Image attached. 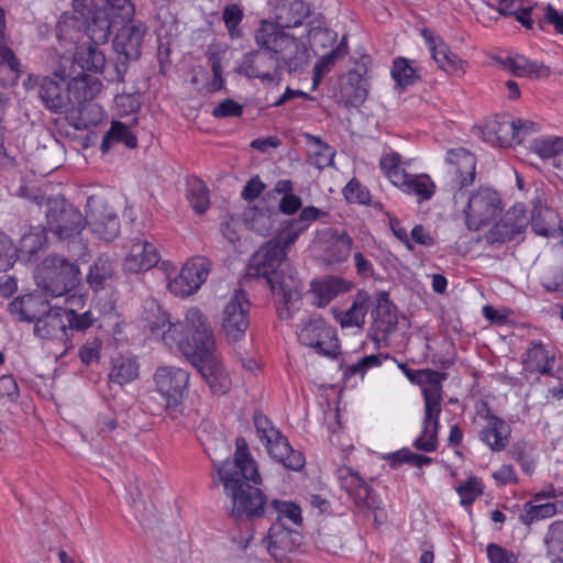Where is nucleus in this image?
Here are the masks:
<instances>
[{"label":"nucleus","instance_id":"1","mask_svg":"<svg viewBox=\"0 0 563 563\" xmlns=\"http://www.w3.org/2000/svg\"><path fill=\"white\" fill-rule=\"evenodd\" d=\"M147 329L153 339L168 350L179 352L198 369L212 394L224 395L232 386L229 372L216 347L208 317L198 307H189L184 319L170 321L169 313L152 303Z\"/></svg>","mask_w":563,"mask_h":563},{"label":"nucleus","instance_id":"2","mask_svg":"<svg viewBox=\"0 0 563 563\" xmlns=\"http://www.w3.org/2000/svg\"><path fill=\"white\" fill-rule=\"evenodd\" d=\"M235 444L233 460H225L220 465L213 462L224 492L231 498V516L261 517L265 512L266 498L256 487L262 482L257 464L243 438H238Z\"/></svg>","mask_w":563,"mask_h":563},{"label":"nucleus","instance_id":"3","mask_svg":"<svg viewBox=\"0 0 563 563\" xmlns=\"http://www.w3.org/2000/svg\"><path fill=\"white\" fill-rule=\"evenodd\" d=\"M309 15L310 7L303 0H276L273 16L261 20L256 27L257 41L288 55L292 51L295 56L300 53L311 58L306 49L307 36L299 35Z\"/></svg>","mask_w":563,"mask_h":563},{"label":"nucleus","instance_id":"4","mask_svg":"<svg viewBox=\"0 0 563 563\" xmlns=\"http://www.w3.org/2000/svg\"><path fill=\"white\" fill-rule=\"evenodd\" d=\"M254 42L258 48L245 54L239 65V71L249 78L273 82L282 71L301 74L309 65L310 58L300 53L297 56L292 52L288 55L279 52V47H268L258 42L257 29L254 31Z\"/></svg>","mask_w":563,"mask_h":563},{"label":"nucleus","instance_id":"5","mask_svg":"<svg viewBox=\"0 0 563 563\" xmlns=\"http://www.w3.org/2000/svg\"><path fill=\"white\" fill-rule=\"evenodd\" d=\"M446 378V373L424 368L416 383L421 388L424 411L421 434L413 441L417 450L433 452L438 448L443 383Z\"/></svg>","mask_w":563,"mask_h":563},{"label":"nucleus","instance_id":"6","mask_svg":"<svg viewBox=\"0 0 563 563\" xmlns=\"http://www.w3.org/2000/svg\"><path fill=\"white\" fill-rule=\"evenodd\" d=\"M35 280L47 296L67 297L80 282V269L64 257L49 255L37 267Z\"/></svg>","mask_w":563,"mask_h":563},{"label":"nucleus","instance_id":"7","mask_svg":"<svg viewBox=\"0 0 563 563\" xmlns=\"http://www.w3.org/2000/svg\"><path fill=\"white\" fill-rule=\"evenodd\" d=\"M254 427L256 437L265 446L268 455L285 468L295 472L300 471L306 463L301 452L295 451L287 438L273 424V422L262 412H255Z\"/></svg>","mask_w":563,"mask_h":563},{"label":"nucleus","instance_id":"8","mask_svg":"<svg viewBox=\"0 0 563 563\" xmlns=\"http://www.w3.org/2000/svg\"><path fill=\"white\" fill-rule=\"evenodd\" d=\"M189 378L190 375L186 369L169 365L157 367L153 375L154 389L161 396L165 410L172 417L181 413Z\"/></svg>","mask_w":563,"mask_h":563},{"label":"nucleus","instance_id":"9","mask_svg":"<svg viewBox=\"0 0 563 563\" xmlns=\"http://www.w3.org/2000/svg\"><path fill=\"white\" fill-rule=\"evenodd\" d=\"M88 45L80 46L75 53L71 67L78 66L84 71L99 73L106 65V56L99 45L107 43L111 34V21L108 16L97 14L87 26Z\"/></svg>","mask_w":563,"mask_h":563},{"label":"nucleus","instance_id":"10","mask_svg":"<svg viewBox=\"0 0 563 563\" xmlns=\"http://www.w3.org/2000/svg\"><path fill=\"white\" fill-rule=\"evenodd\" d=\"M251 301L243 289H234L225 299L221 310V331L228 343L245 338L250 327Z\"/></svg>","mask_w":563,"mask_h":563},{"label":"nucleus","instance_id":"11","mask_svg":"<svg viewBox=\"0 0 563 563\" xmlns=\"http://www.w3.org/2000/svg\"><path fill=\"white\" fill-rule=\"evenodd\" d=\"M211 267V261L205 256L188 258L178 273L167 274V290L180 299L197 294L207 282Z\"/></svg>","mask_w":563,"mask_h":563},{"label":"nucleus","instance_id":"12","mask_svg":"<svg viewBox=\"0 0 563 563\" xmlns=\"http://www.w3.org/2000/svg\"><path fill=\"white\" fill-rule=\"evenodd\" d=\"M277 302V314L282 320H289L299 309L301 282L288 265L266 278Z\"/></svg>","mask_w":563,"mask_h":563},{"label":"nucleus","instance_id":"13","mask_svg":"<svg viewBox=\"0 0 563 563\" xmlns=\"http://www.w3.org/2000/svg\"><path fill=\"white\" fill-rule=\"evenodd\" d=\"M46 207L47 227L59 240L73 239L85 228L86 217L64 198H51Z\"/></svg>","mask_w":563,"mask_h":563},{"label":"nucleus","instance_id":"14","mask_svg":"<svg viewBox=\"0 0 563 563\" xmlns=\"http://www.w3.org/2000/svg\"><path fill=\"white\" fill-rule=\"evenodd\" d=\"M70 63L68 57H60V66L53 71L54 76L59 79L56 81L47 76L40 77L29 75L23 86L26 90L38 88V97L45 107L53 112H63L68 106V93L66 95L62 88L63 82L69 74L67 66Z\"/></svg>","mask_w":563,"mask_h":563},{"label":"nucleus","instance_id":"15","mask_svg":"<svg viewBox=\"0 0 563 563\" xmlns=\"http://www.w3.org/2000/svg\"><path fill=\"white\" fill-rule=\"evenodd\" d=\"M297 336L301 344L312 347L320 355L335 356L338 353L335 330L317 314L301 319Z\"/></svg>","mask_w":563,"mask_h":563},{"label":"nucleus","instance_id":"16","mask_svg":"<svg viewBox=\"0 0 563 563\" xmlns=\"http://www.w3.org/2000/svg\"><path fill=\"white\" fill-rule=\"evenodd\" d=\"M501 209V199L496 190L479 188L467 198L462 212L467 229L477 231L487 225Z\"/></svg>","mask_w":563,"mask_h":563},{"label":"nucleus","instance_id":"17","mask_svg":"<svg viewBox=\"0 0 563 563\" xmlns=\"http://www.w3.org/2000/svg\"><path fill=\"white\" fill-rule=\"evenodd\" d=\"M86 224L93 234L104 241L114 240L120 232L118 216L108 208L101 197L95 195L87 199Z\"/></svg>","mask_w":563,"mask_h":563},{"label":"nucleus","instance_id":"18","mask_svg":"<svg viewBox=\"0 0 563 563\" xmlns=\"http://www.w3.org/2000/svg\"><path fill=\"white\" fill-rule=\"evenodd\" d=\"M476 158L465 148H453L445 156V179L451 190L461 191L474 183Z\"/></svg>","mask_w":563,"mask_h":563},{"label":"nucleus","instance_id":"19","mask_svg":"<svg viewBox=\"0 0 563 563\" xmlns=\"http://www.w3.org/2000/svg\"><path fill=\"white\" fill-rule=\"evenodd\" d=\"M528 225L523 205H515L486 233L488 244H504L521 235Z\"/></svg>","mask_w":563,"mask_h":563},{"label":"nucleus","instance_id":"20","mask_svg":"<svg viewBox=\"0 0 563 563\" xmlns=\"http://www.w3.org/2000/svg\"><path fill=\"white\" fill-rule=\"evenodd\" d=\"M533 123L522 121H497L488 122L482 130L483 140L496 147H511L521 143V133Z\"/></svg>","mask_w":563,"mask_h":563},{"label":"nucleus","instance_id":"21","mask_svg":"<svg viewBox=\"0 0 563 563\" xmlns=\"http://www.w3.org/2000/svg\"><path fill=\"white\" fill-rule=\"evenodd\" d=\"M159 260V252L153 243L136 239L125 255L123 267L128 273L137 274L150 271L158 264Z\"/></svg>","mask_w":563,"mask_h":563},{"label":"nucleus","instance_id":"22","mask_svg":"<svg viewBox=\"0 0 563 563\" xmlns=\"http://www.w3.org/2000/svg\"><path fill=\"white\" fill-rule=\"evenodd\" d=\"M287 254L271 240L256 251L250 260V269L258 276L268 277L287 265Z\"/></svg>","mask_w":563,"mask_h":563},{"label":"nucleus","instance_id":"23","mask_svg":"<svg viewBox=\"0 0 563 563\" xmlns=\"http://www.w3.org/2000/svg\"><path fill=\"white\" fill-rule=\"evenodd\" d=\"M264 542L275 560H283L299 543V533L295 528L273 522Z\"/></svg>","mask_w":563,"mask_h":563},{"label":"nucleus","instance_id":"24","mask_svg":"<svg viewBox=\"0 0 563 563\" xmlns=\"http://www.w3.org/2000/svg\"><path fill=\"white\" fill-rule=\"evenodd\" d=\"M63 307L48 306L34 324V334L41 339L64 341L68 338Z\"/></svg>","mask_w":563,"mask_h":563},{"label":"nucleus","instance_id":"25","mask_svg":"<svg viewBox=\"0 0 563 563\" xmlns=\"http://www.w3.org/2000/svg\"><path fill=\"white\" fill-rule=\"evenodd\" d=\"M146 33L144 23L123 25L113 40V48L125 59H137L141 56V46Z\"/></svg>","mask_w":563,"mask_h":563},{"label":"nucleus","instance_id":"26","mask_svg":"<svg viewBox=\"0 0 563 563\" xmlns=\"http://www.w3.org/2000/svg\"><path fill=\"white\" fill-rule=\"evenodd\" d=\"M49 305L40 294H26L14 298L9 305V311L21 321L35 323Z\"/></svg>","mask_w":563,"mask_h":563},{"label":"nucleus","instance_id":"27","mask_svg":"<svg viewBox=\"0 0 563 563\" xmlns=\"http://www.w3.org/2000/svg\"><path fill=\"white\" fill-rule=\"evenodd\" d=\"M495 60L517 77L540 78L550 74L549 68L542 63L531 60L523 55H499L495 57Z\"/></svg>","mask_w":563,"mask_h":563},{"label":"nucleus","instance_id":"28","mask_svg":"<svg viewBox=\"0 0 563 563\" xmlns=\"http://www.w3.org/2000/svg\"><path fill=\"white\" fill-rule=\"evenodd\" d=\"M484 419L486 423L479 432V440L493 451H503L509 443V426L489 411L484 416Z\"/></svg>","mask_w":563,"mask_h":563},{"label":"nucleus","instance_id":"29","mask_svg":"<svg viewBox=\"0 0 563 563\" xmlns=\"http://www.w3.org/2000/svg\"><path fill=\"white\" fill-rule=\"evenodd\" d=\"M367 93V79L357 71L351 70L340 84L338 97L345 106L357 107L366 100Z\"/></svg>","mask_w":563,"mask_h":563},{"label":"nucleus","instance_id":"30","mask_svg":"<svg viewBox=\"0 0 563 563\" xmlns=\"http://www.w3.org/2000/svg\"><path fill=\"white\" fill-rule=\"evenodd\" d=\"M74 14L65 12L60 15L57 30L60 36H68L70 30L80 31L85 26L87 32L88 23L93 19L91 0H73Z\"/></svg>","mask_w":563,"mask_h":563},{"label":"nucleus","instance_id":"31","mask_svg":"<svg viewBox=\"0 0 563 563\" xmlns=\"http://www.w3.org/2000/svg\"><path fill=\"white\" fill-rule=\"evenodd\" d=\"M324 257L328 263H342L350 256L353 240L346 232L329 228L323 231Z\"/></svg>","mask_w":563,"mask_h":563},{"label":"nucleus","instance_id":"32","mask_svg":"<svg viewBox=\"0 0 563 563\" xmlns=\"http://www.w3.org/2000/svg\"><path fill=\"white\" fill-rule=\"evenodd\" d=\"M555 355L541 342H532L523 358V368L530 373L552 375Z\"/></svg>","mask_w":563,"mask_h":563},{"label":"nucleus","instance_id":"33","mask_svg":"<svg viewBox=\"0 0 563 563\" xmlns=\"http://www.w3.org/2000/svg\"><path fill=\"white\" fill-rule=\"evenodd\" d=\"M102 89V82L88 74H80L68 82V102L74 100L78 104L95 99Z\"/></svg>","mask_w":563,"mask_h":563},{"label":"nucleus","instance_id":"34","mask_svg":"<svg viewBox=\"0 0 563 563\" xmlns=\"http://www.w3.org/2000/svg\"><path fill=\"white\" fill-rule=\"evenodd\" d=\"M350 284L339 277H324L311 283L310 292L318 307L327 306L338 295L346 291Z\"/></svg>","mask_w":563,"mask_h":563},{"label":"nucleus","instance_id":"35","mask_svg":"<svg viewBox=\"0 0 563 563\" xmlns=\"http://www.w3.org/2000/svg\"><path fill=\"white\" fill-rule=\"evenodd\" d=\"M399 189L406 195L415 196L418 203H423L432 199L437 185L427 174H408Z\"/></svg>","mask_w":563,"mask_h":563},{"label":"nucleus","instance_id":"36","mask_svg":"<svg viewBox=\"0 0 563 563\" xmlns=\"http://www.w3.org/2000/svg\"><path fill=\"white\" fill-rule=\"evenodd\" d=\"M65 303H66V306L63 308L65 311L64 316H65V322L67 324V331L68 330L85 331L93 324L95 318L90 311H85L84 313H80V314H78L76 312V309H80L84 307L85 296H82V295L67 296L65 298Z\"/></svg>","mask_w":563,"mask_h":563},{"label":"nucleus","instance_id":"37","mask_svg":"<svg viewBox=\"0 0 563 563\" xmlns=\"http://www.w3.org/2000/svg\"><path fill=\"white\" fill-rule=\"evenodd\" d=\"M46 244V232L45 229L41 225L31 227L27 232H25L19 245L14 249L16 250V260L23 262H30L33 257L41 251Z\"/></svg>","mask_w":563,"mask_h":563},{"label":"nucleus","instance_id":"38","mask_svg":"<svg viewBox=\"0 0 563 563\" xmlns=\"http://www.w3.org/2000/svg\"><path fill=\"white\" fill-rule=\"evenodd\" d=\"M341 486L358 506L369 505L373 493L368 484L351 468L341 470Z\"/></svg>","mask_w":563,"mask_h":563},{"label":"nucleus","instance_id":"39","mask_svg":"<svg viewBox=\"0 0 563 563\" xmlns=\"http://www.w3.org/2000/svg\"><path fill=\"white\" fill-rule=\"evenodd\" d=\"M139 369L140 366L135 357L120 355L112 360L109 379L122 386L136 379Z\"/></svg>","mask_w":563,"mask_h":563},{"label":"nucleus","instance_id":"40","mask_svg":"<svg viewBox=\"0 0 563 563\" xmlns=\"http://www.w3.org/2000/svg\"><path fill=\"white\" fill-rule=\"evenodd\" d=\"M114 143H123L129 148L137 146V137L132 130L120 121H112L109 131L104 134L100 150L107 153Z\"/></svg>","mask_w":563,"mask_h":563},{"label":"nucleus","instance_id":"41","mask_svg":"<svg viewBox=\"0 0 563 563\" xmlns=\"http://www.w3.org/2000/svg\"><path fill=\"white\" fill-rule=\"evenodd\" d=\"M371 297L366 291H358L352 306L341 314L342 328H362L369 307Z\"/></svg>","mask_w":563,"mask_h":563},{"label":"nucleus","instance_id":"42","mask_svg":"<svg viewBox=\"0 0 563 563\" xmlns=\"http://www.w3.org/2000/svg\"><path fill=\"white\" fill-rule=\"evenodd\" d=\"M271 506L276 512V521L274 523H282V526H289L295 529L301 526V509L295 503L274 499Z\"/></svg>","mask_w":563,"mask_h":563},{"label":"nucleus","instance_id":"43","mask_svg":"<svg viewBox=\"0 0 563 563\" xmlns=\"http://www.w3.org/2000/svg\"><path fill=\"white\" fill-rule=\"evenodd\" d=\"M405 162L401 156L396 152H388L384 154L379 161V167L388 180L397 188L400 187L408 173L404 168Z\"/></svg>","mask_w":563,"mask_h":563},{"label":"nucleus","instance_id":"44","mask_svg":"<svg viewBox=\"0 0 563 563\" xmlns=\"http://www.w3.org/2000/svg\"><path fill=\"white\" fill-rule=\"evenodd\" d=\"M299 35L307 36L306 49L310 51L318 47H325L335 40V34L329 29L322 27L320 23L310 21L305 24ZM310 54V52H308Z\"/></svg>","mask_w":563,"mask_h":563},{"label":"nucleus","instance_id":"45","mask_svg":"<svg viewBox=\"0 0 563 563\" xmlns=\"http://www.w3.org/2000/svg\"><path fill=\"white\" fill-rule=\"evenodd\" d=\"M373 325L382 335L391 333L397 324L396 314L393 312L391 305L387 298L383 297L377 308L372 312Z\"/></svg>","mask_w":563,"mask_h":563},{"label":"nucleus","instance_id":"46","mask_svg":"<svg viewBox=\"0 0 563 563\" xmlns=\"http://www.w3.org/2000/svg\"><path fill=\"white\" fill-rule=\"evenodd\" d=\"M558 512V507L554 503H545L536 505L532 501H526L519 514V520L525 526H530L536 521L551 518Z\"/></svg>","mask_w":563,"mask_h":563},{"label":"nucleus","instance_id":"47","mask_svg":"<svg viewBox=\"0 0 563 563\" xmlns=\"http://www.w3.org/2000/svg\"><path fill=\"white\" fill-rule=\"evenodd\" d=\"M390 75L396 84L402 88L413 85L419 78L412 62L405 57L394 59Z\"/></svg>","mask_w":563,"mask_h":563},{"label":"nucleus","instance_id":"48","mask_svg":"<svg viewBox=\"0 0 563 563\" xmlns=\"http://www.w3.org/2000/svg\"><path fill=\"white\" fill-rule=\"evenodd\" d=\"M113 274V262L108 257H99L90 267V271L87 275V282L90 287L99 289L108 279L112 278Z\"/></svg>","mask_w":563,"mask_h":563},{"label":"nucleus","instance_id":"49","mask_svg":"<svg viewBox=\"0 0 563 563\" xmlns=\"http://www.w3.org/2000/svg\"><path fill=\"white\" fill-rule=\"evenodd\" d=\"M529 148L541 159L553 158L563 153V139L556 136L537 137L530 143Z\"/></svg>","mask_w":563,"mask_h":563},{"label":"nucleus","instance_id":"50","mask_svg":"<svg viewBox=\"0 0 563 563\" xmlns=\"http://www.w3.org/2000/svg\"><path fill=\"white\" fill-rule=\"evenodd\" d=\"M303 232L305 231L302 228L299 227L292 219H288L280 223V228L278 229L276 235L271 239V241L275 242L277 246H280L282 250L288 254L290 246Z\"/></svg>","mask_w":563,"mask_h":563},{"label":"nucleus","instance_id":"51","mask_svg":"<svg viewBox=\"0 0 563 563\" xmlns=\"http://www.w3.org/2000/svg\"><path fill=\"white\" fill-rule=\"evenodd\" d=\"M459 497H460V504L465 509H471L474 501L483 495L484 492V484L483 482L475 477L471 476L465 482L461 483L455 488Z\"/></svg>","mask_w":563,"mask_h":563},{"label":"nucleus","instance_id":"52","mask_svg":"<svg viewBox=\"0 0 563 563\" xmlns=\"http://www.w3.org/2000/svg\"><path fill=\"white\" fill-rule=\"evenodd\" d=\"M188 200L196 213L206 212L209 207V190L203 181L194 179L188 183Z\"/></svg>","mask_w":563,"mask_h":563},{"label":"nucleus","instance_id":"53","mask_svg":"<svg viewBox=\"0 0 563 563\" xmlns=\"http://www.w3.org/2000/svg\"><path fill=\"white\" fill-rule=\"evenodd\" d=\"M5 31V14L4 10L0 8V65L7 64L11 71L19 77L21 73V63L14 55L13 51L4 44Z\"/></svg>","mask_w":563,"mask_h":563},{"label":"nucleus","instance_id":"54","mask_svg":"<svg viewBox=\"0 0 563 563\" xmlns=\"http://www.w3.org/2000/svg\"><path fill=\"white\" fill-rule=\"evenodd\" d=\"M308 140L311 146L313 164L320 169L330 166L334 157L333 150L316 136L308 135Z\"/></svg>","mask_w":563,"mask_h":563},{"label":"nucleus","instance_id":"55","mask_svg":"<svg viewBox=\"0 0 563 563\" xmlns=\"http://www.w3.org/2000/svg\"><path fill=\"white\" fill-rule=\"evenodd\" d=\"M222 19L231 38L242 35L240 23L243 19V11L238 4H229L223 9Z\"/></svg>","mask_w":563,"mask_h":563},{"label":"nucleus","instance_id":"56","mask_svg":"<svg viewBox=\"0 0 563 563\" xmlns=\"http://www.w3.org/2000/svg\"><path fill=\"white\" fill-rule=\"evenodd\" d=\"M339 57V48H333L328 54L319 58L313 67L312 89H316L320 84L321 78L330 73Z\"/></svg>","mask_w":563,"mask_h":563},{"label":"nucleus","instance_id":"57","mask_svg":"<svg viewBox=\"0 0 563 563\" xmlns=\"http://www.w3.org/2000/svg\"><path fill=\"white\" fill-rule=\"evenodd\" d=\"M273 217H277V214L268 211L254 210L252 217L247 219L249 228L260 235H266L273 229Z\"/></svg>","mask_w":563,"mask_h":563},{"label":"nucleus","instance_id":"58","mask_svg":"<svg viewBox=\"0 0 563 563\" xmlns=\"http://www.w3.org/2000/svg\"><path fill=\"white\" fill-rule=\"evenodd\" d=\"M421 35L427 44V47L439 66L442 60H444V57L446 53L449 52V46L440 38L439 36L434 35L431 31L424 29L421 31Z\"/></svg>","mask_w":563,"mask_h":563},{"label":"nucleus","instance_id":"59","mask_svg":"<svg viewBox=\"0 0 563 563\" xmlns=\"http://www.w3.org/2000/svg\"><path fill=\"white\" fill-rule=\"evenodd\" d=\"M544 543L550 553H563V520H556L550 525Z\"/></svg>","mask_w":563,"mask_h":563},{"label":"nucleus","instance_id":"60","mask_svg":"<svg viewBox=\"0 0 563 563\" xmlns=\"http://www.w3.org/2000/svg\"><path fill=\"white\" fill-rule=\"evenodd\" d=\"M387 358L388 355H384L382 353L366 355L360 358L356 363L351 364L346 372L351 375L364 376L368 369L379 367L383 364V361Z\"/></svg>","mask_w":563,"mask_h":563},{"label":"nucleus","instance_id":"61","mask_svg":"<svg viewBox=\"0 0 563 563\" xmlns=\"http://www.w3.org/2000/svg\"><path fill=\"white\" fill-rule=\"evenodd\" d=\"M16 260V250L9 236L0 232V272H5L13 266Z\"/></svg>","mask_w":563,"mask_h":563},{"label":"nucleus","instance_id":"62","mask_svg":"<svg viewBox=\"0 0 563 563\" xmlns=\"http://www.w3.org/2000/svg\"><path fill=\"white\" fill-rule=\"evenodd\" d=\"M486 552L488 563H518V555L499 544H488Z\"/></svg>","mask_w":563,"mask_h":563},{"label":"nucleus","instance_id":"63","mask_svg":"<svg viewBox=\"0 0 563 563\" xmlns=\"http://www.w3.org/2000/svg\"><path fill=\"white\" fill-rule=\"evenodd\" d=\"M344 197L351 202L365 203L369 198L368 190L357 180H350L343 189Z\"/></svg>","mask_w":563,"mask_h":563},{"label":"nucleus","instance_id":"64","mask_svg":"<svg viewBox=\"0 0 563 563\" xmlns=\"http://www.w3.org/2000/svg\"><path fill=\"white\" fill-rule=\"evenodd\" d=\"M100 351H101V341L97 338H93L92 340L87 341L80 347L79 357L82 363L89 365L99 360Z\"/></svg>","mask_w":563,"mask_h":563}]
</instances>
